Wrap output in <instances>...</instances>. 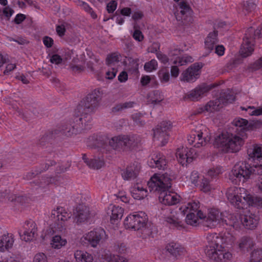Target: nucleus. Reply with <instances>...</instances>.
<instances>
[{
    "label": "nucleus",
    "instance_id": "f257e3e1",
    "mask_svg": "<svg viewBox=\"0 0 262 262\" xmlns=\"http://www.w3.org/2000/svg\"><path fill=\"white\" fill-rule=\"evenodd\" d=\"M207 244L204 252L211 260L220 262L222 259L225 261L230 260L232 254L229 252H225V247L231 245L234 240V236L228 232H222L219 234L215 233H208L206 237Z\"/></svg>",
    "mask_w": 262,
    "mask_h": 262
},
{
    "label": "nucleus",
    "instance_id": "f03ea898",
    "mask_svg": "<svg viewBox=\"0 0 262 262\" xmlns=\"http://www.w3.org/2000/svg\"><path fill=\"white\" fill-rule=\"evenodd\" d=\"M150 191L157 192L159 194V201L166 205H174L179 202L180 196L173 191H169L171 186V179L170 176L155 173L148 182Z\"/></svg>",
    "mask_w": 262,
    "mask_h": 262
},
{
    "label": "nucleus",
    "instance_id": "7ed1b4c3",
    "mask_svg": "<svg viewBox=\"0 0 262 262\" xmlns=\"http://www.w3.org/2000/svg\"><path fill=\"white\" fill-rule=\"evenodd\" d=\"M246 138L243 134L223 132L215 137L214 144L224 152L235 153L241 149Z\"/></svg>",
    "mask_w": 262,
    "mask_h": 262
},
{
    "label": "nucleus",
    "instance_id": "20e7f679",
    "mask_svg": "<svg viewBox=\"0 0 262 262\" xmlns=\"http://www.w3.org/2000/svg\"><path fill=\"white\" fill-rule=\"evenodd\" d=\"M102 93L100 89H95L88 94L84 100L82 101L77 107L76 113L78 116L82 117L90 115L99 106Z\"/></svg>",
    "mask_w": 262,
    "mask_h": 262
},
{
    "label": "nucleus",
    "instance_id": "39448f33",
    "mask_svg": "<svg viewBox=\"0 0 262 262\" xmlns=\"http://www.w3.org/2000/svg\"><path fill=\"white\" fill-rule=\"evenodd\" d=\"M200 203L198 201L189 202L187 205H183L179 208V211L182 216L186 214V223L188 225L196 226L199 224V219H203L205 214L199 210Z\"/></svg>",
    "mask_w": 262,
    "mask_h": 262
},
{
    "label": "nucleus",
    "instance_id": "423d86ee",
    "mask_svg": "<svg viewBox=\"0 0 262 262\" xmlns=\"http://www.w3.org/2000/svg\"><path fill=\"white\" fill-rule=\"evenodd\" d=\"M226 197L230 203L239 209L247 208V198L249 191L243 187H231L226 193Z\"/></svg>",
    "mask_w": 262,
    "mask_h": 262
},
{
    "label": "nucleus",
    "instance_id": "0eeeda50",
    "mask_svg": "<svg viewBox=\"0 0 262 262\" xmlns=\"http://www.w3.org/2000/svg\"><path fill=\"white\" fill-rule=\"evenodd\" d=\"M76 124L68 123L63 127V133L67 137L76 135L83 129H89L91 127L92 117L87 115L82 117L80 116L79 118L76 117Z\"/></svg>",
    "mask_w": 262,
    "mask_h": 262
},
{
    "label": "nucleus",
    "instance_id": "6e6552de",
    "mask_svg": "<svg viewBox=\"0 0 262 262\" xmlns=\"http://www.w3.org/2000/svg\"><path fill=\"white\" fill-rule=\"evenodd\" d=\"M147 220L148 219L145 212H136L129 214L125 217L124 225L126 229L136 231L143 228Z\"/></svg>",
    "mask_w": 262,
    "mask_h": 262
},
{
    "label": "nucleus",
    "instance_id": "1a4fd4ad",
    "mask_svg": "<svg viewBox=\"0 0 262 262\" xmlns=\"http://www.w3.org/2000/svg\"><path fill=\"white\" fill-rule=\"evenodd\" d=\"M50 217L54 222L55 229L61 232L66 229V222L71 217V215L62 207H58L52 210Z\"/></svg>",
    "mask_w": 262,
    "mask_h": 262
},
{
    "label": "nucleus",
    "instance_id": "9d476101",
    "mask_svg": "<svg viewBox=\"0 0 262 262\" xmlns=\"http://www.w3.org/2000/svg\"><path fill=\"white\" fill-rule=\"evenodd\" d=\"M172 124L170 121H163L154 129V140L158 142L161 146L165 145L168 141L169 135L167 132L171 129Z\"/></svg>",
    "mask_w": 262,
    "mask_h": 262
},
{
    "label": "nucleus",
    "instance_id": "9b49d317",
    "mask_svg": "<svg viewBox=\"0 0 262 262\" xmlns=\"http://www.w3.org/2000/svg\"><path fill=\"white\" fill-rule=\"evenodd\" d=\"M199 130L192 131L187 137L189 144L193 147L199 148L204 146L209 141L210 137L207 135V132L204 126Z\"/></svg>",
    "mask_w": 262,
    "mask_h": 262
},
{
    "label": "nucleus",
    "instance_id": "f8f14e48",
    "mask_svg": "<svg viewBox=\"0 0 262 262\" xmlns=\"http://www.w3.org/2000/svg\"><path fill=\"white\" fill-rule=\"evenodd\" d=\"M176 155L179 162L183 166L192 162L196 158V152L194 149L184 146L178 148Z\"/></svg>",
    "mask_w": 262,
    "mask_h": 262
},
{
    "label": "nucleus",
    "instance_id": "ddd939ff",
    "mask_svg": "<svg viewBox=\"0 0 262 262\" xmlns=\"http://www.w3.org/2000/svg\"><path fill=\"white\" fill-rule=\"evenodd\" d=\"M224 212H221L218 209L211 208L208 210L207 216L205 215L204 219L205 220V225L207 227L212 228L216 225L223 223Z\"/></svg>",
    "mask_w": 262,
    "mask_h": 262
},
{
    "label": "nucleus",
    "instance_id": "4468645a",
    "mask_svg": "<svg viewBox=\"0 0 262 262\" xmlns=\"http://www.w3.org/2000/svg\"><path fill=\"white\" fill-rule=\"evenodd\" d=\"M212 87L213 86L211 85H208L205 84L200 85L186 94L183 99L185 100L198 101L205 94L208 92Z\"/></svg>",
    "mask_w": 262,
    "mask_h": 262
},
{
    "label": "nucleus",
    "instance_id": "2eb2a0df",
    "mask_svg": "<svg viewBox=\"0 0 262 262\" xmlns=\"http://www.w3.org/2000/svg\"><path fill=\"white\" fill-rule=\"evenodd\" d=\"M253 29L249 28L245 34L243 39V43L241 48L239 52L243 57H247L251 55L254 51L253 39L254 36H251L249 33H253Z\"/></svg>",
    "mask_w": 262,
    "mask_h": 262
},
{
    "label": "nucleus",
    "instance_id": "dca6fc26",
    "mask_svg": "<svg viewBox=\"0 0 262 262\" xmlns=\"http://www.w3.org/2000/svg\"><path fill=\"white\" fill-rule=\"evenodd\" d=\"M202 67V65L199 63L193 64L182 73L181 80L187 82L195 81L199 78L200 70Z\"/></svg>",
    "mask_w": 262,
    "mask_h": 262
},
{
    "label": "nucleus",
    "instance_id": "f3484780",
    "mask_svg": "<svg viewBox=\"0 0 262 262\" xmlns=\"http://www.w3.org/2000/svg\"><path fill=\"white\" fill-rule=\"evenodd\" d=\"M37 232L36 224L32 221L25 222L23 230L20 231L19 233L22 240L25 242L32 241Z\"/></svg>",
    "mask_w": 262,
    "mask_h": 262
},
{
    "label": "nucleus",
    "instance_id": "a211bd4d",
    "mask_svg": "<svg viewBox=\"0 0 262 262\" xmlns=\"http://www.w3.org/2000/svg\"><path fill=\"white\" fill-rule=\"evenodd\" d=\"M104 234L105 231L102 228H99L89 232L83 237L92 247H96Z\"/></svg>",
    "mask_w": 262,
    "mask_h": 262
},
{
    "label": "nucleus",
    "instance_id": "6ab92c4d",
    "mask_svg": "<svg viewBox=\"0 0 262 262\" xmlns=\"http://www.w3.org/2000/svg\"><path fill=\"white\" fill-rule=\"evenodd\" d=\"M179 12L176 15L178 20H184L190 22L192 20V10L189 5L185 2H181L179 4Z\"/></svg>",
    "mask_w": 262,
    "mask_h": 262
},
{
    "label": "nucleus",
    "instance_id": "aec40b11",
    "mask_svg": "<svg viewBox=\"0 0 262 262\" xmlns=\"http://www.w3.org/2000/svg\"><path fill=\"white\" fill-rule=\"evenodd\" d=\"M259 218L255 214L250 212L241 215V226L247 229L252 230L256 227Z\"/></svg>",
    "mask_w": 262,
    "mask_h": 262
},
{
    "label": "nucleus",
    "instance_id": "412c9836",
    "mask_svg": "<svg viewBox=\"0 0 262 262\" xmlns=\"http://www.w3.org/2000/svg\"><path fill=\"white\" fill-rule=\"evenodd\" d=\"M130 193L132 197L137 200H143L148 195L146 187L140 183L133 185L130 188Z\"/></svg>",
    "mask_w": 262,
    "mask_h": 262
},
{
    "label": "nucleus",
    "instance_id": "4be33fe9",
    "mask_svg": "<svg viewBox=\"0 0 262 262\" xmlns=\"http://www.w3.org/2000/svg\"><path fill=\"white\" fill-rule=\"evenodd\" d=\"M223 223L232 227L236 230L241 227V215L238 214H231L226 211L224 212Z\"/></svg>",
    "mask_w": 262,
    "mask_h": 262
},
{
    "label": "nucleus",
    "instance_id": "5701e85b",
    "mask_svg": "<svg viewBox=\"0 0 262 262\" xmlns=\"http://www.w3.org/2000/svg\"><path fill=\"white\" fill-rule=\"evenodd\" d=\"M128 136L119 135L112 138L109 141V144L114 149H128Z\"/></svg>",
    "mask_w": 262,
    "mask_h": 262
},
{
    "label": "nucleus",
    "instance_id": "b1692460",
    "mask_svg": "<svg viewBox=\"0 0 262 262\" xmlns=\"http://www.w3.org/2000/svg\"><path fill=\"white\" fill-rule=\"evenodd\" d=\"M166 164L165 157L159 153L152 155L148 162V164L150 167L157 168L159 169H164L166 167Z\"/></svg>",
    "mask_w": 262,
    "mask_h": 262
},
{
    "label": "nucleus",
    "instance_id": "393cba45",
    "mask_svg": "<svg viewBox=\"0 0 262 262\" xmlns=\"http://www.w3.org/2000/svg\"><path fill=\"white\" fill-rule=\"evenodd\" d=\"M73 215L77 223L83 222L90 217L89 208L87 206L79 205L74 210Z\"/></svg>",
    "mask_w": 262,
    "mask_h": 262
},
{
    "label": "nucleus",
    "instance_id": "a878e982",
    "mask_svg": "<svg viewBox=\"0 0 262 262\" xmlns=\"http://www.w3.org/2000/svg\"><path fill=\"white\" fill-rule=\"evenodd\" d=\"M124 210L119 206L110 204L107 209L106 213L110 216L111 221H115L122 218Z\"/></svg>",
    "mask_w": 262,
    "mask_h": 262
},
{
    "label": "nucleus",
    "instance_id": "bb28decb",
    "mask_svg": "<svg viewBox=\"0 0 262 262\" xmlns=\"http://www.w3.org/2000/svg\"><path fill=\"white\" fill-rule=\"evenodd\" d=\"M14 236L11 233L4 234L0 236V252L11 248L14 244Z\"/></svg>",
    "mask_w": 262,
    "mask_h": 262
},
{
    "label": "nucleus",
    "instance_id": "cd10ccee",
    "mask_svg": "<svg viewBox=\"0 0 262 262\" xmlns=\"http://www.w3.org/2000/svg\"><path fill=\"white\" fill-rule=\"evenodd\" d=\"M247 154L249 159L253 160H260L262 159V144H254L247 149Z\"/></svg>",
    "mask_w": 262,
    "mask_h": 262
},
{
    "label": "nucleus",
    "instance_id": "c85d7f7f",
    "mask_svg": "<svg viewBox=\"0 0 262 262\" xmlns=\"http://www.w3.org/2000/svg\"><path fill=\"white\" fill-rule=\"evenodd\" d=\"M82 160L84 162L91 168L99 169L104 164V160L100 158L89 159L85 154H83Z\"/></svg>",
    "mask_w": 262,
    "mask_h": 262
},
{
    "label": "nucleus",
    "instance_id": "c756f323",
    "mask_svg": "<svg viewBox=\"0 0 262 262\" xmlns=\"http://www.w3.org/2000/svg\"><path fill=\"white\" fill-rule=\"evenodd\" d=\"M166 251L170 255L177 257L185 252V250L180 244L174 242L167 244L165 248Z\"/></svg>",
    "mask_w": 262,
    "mask_h": 262
},
{
    "label": "nucleus",
    "instance_id": "7c9ffc66",
    "mask_svg": "<svg viewBox=\"0 0 262 262\" xmlns=\"http://www.w3.org/2000/svg\"><path fill=\"white\" fill-rule=\"evenodd\" d=\"M217 31H214L210 33L205 41V48L209 52L212 51L218 42Z\"/></svg>",
    "mask_w": 262,
    "mask_h": 262
},
{
    "label": "nucleus",
    "instance_id": "2f4dec72",
    "mask_svg": "<svg viewBox=\"0 0 262 262\" xmlns=\"http://www.w3.org/2000/svg\"><path fill=\"white\" fill-rule=\"evenodd\" d=\"M74 257L77 262H92L93 256L86 251L77 250L75 252Z\"/></svg>",
    "mask_w": 262,
    "mask_h": 262
},
{
    "label": "nucleus",
    "instance_id": "473e14b6",
    "mask_svg": "<svg viewBox=\"0 0 262 262\" xmlns=\"http://www.w3.org/2000/svg\"><path fill=\"white\" fill-rule=\"evenodd\" d=\"M222 100L223 98H218L214 100L210 101L204 106V110L210 112L219 111L222 107L221 104V101Z\"/></svg>",
    "mask_w": 262,
    "mask_h": 262
},
{
    "label": "nucleus",
    "instance_id": "72a5a7b5",
    "mask_svg": "<svg viewBox=\"0 0 262 262\" xmlns=\"http://www.w3.org/2000/svg\"><path fill=\"white\" fill-rule=\"evenodd\" d=\"M248 206L262 208V197L253 195L249 192L247 198V207Z\"/></svg>",
    "mask_w": 262,
    "mask_h": 262
},
{
    "label": "nucleus",
    "instance_id": "f704fd0d",
    "mask_svg": "<svg viewBox=\"0 0 262 262\" xmlns=\"http://www.w3.org/2000/svg\"><path fill=\"white\" fill-rule=\"evenodd\" d=\"M67 241L60 235L54 236L51 241V246L55 249H59L66 245Z\"/></svg>",
    "mask_w": 262,
    "mask_h": 262
},
{
    "label": "nucleus",
    "instance_id": "c9c22d12",
    "mask_svg": "<svg viewBox=\"0 0 262 262\" xmlns=\"http://www.w3.org/2000/svg\"><path fill=\"white\" fill-rule=\"evenodd\" d=\"M253 245V242L250 237H243L239 241V248L243 251H248Z\"/></svg>",
    "mask_w": 262,
    "mask_h": 262
},
{
    "label": "nucleus",
    "instance_id": "e433bc0d",
    "mask_svg": "<svg viewBox=\"0 0 262 262\" xmlns=\"http://www.w3.org/2000/svg\"><path fill=\"white\" fill-rule=\"evenodd\" d=\"M164 97L162 93L156 90L151 92L148 95V101L152 104H157L162 101Z\"/></svg>",
    "mask_w": 262,
    "mask_h": 262
},
{
    "label": "nucleus",
    "instance_id": "4c0bfd02",
    "mask_svg": "<svg viewBox=\"0 0 262 262\" xmlns=\"http://www.w3.org/2000/svg\"><path fill=\"white\" fill-rule=\"evenodd\" d=\"M177 213L176 212H170V214H167L165 217V221L169 224L173 225L174 226L181 225V221L179 217L177 216Z\"/></svg>",
    "mask_w": 262,
    "mask_h": 262
},
{
    "label": "nucleus",
    "instance_id": "58836bf2",
    "mask_svg": "<svg viewBox=\"0 0 262 262\" xmlns=\"http://www.w3.org/2000/svg\"><path fill=\"white\" fill-rule=\"evenodd\" d=\"M193 61V58L189 55H185L182 57H178L174 60L173 63L178 66H183Z\"/></svg>",
    "mask_w": 262,
    "mask_h": 262
},
{
    "label": "nucleus",
    "instance_id": "ea45409f",
    "mask_svg": "<svg viewBox=\"0 0 262 262\" xmlns=\"http://www.w3.org/2000/svg\"><path fill=\"white\" fill-rule=\"evenodd\" d=\"M141 138L139 135H134L128 136V149L133 148L141 142Z\"/></svg>",
    "mask_w": 262,
    "mask_h": 262
},
{
    "label": "nucleus",
    "instance_id": "a19ab883",
    "mask_svg": "<svg viewBox=\"0 0 262 262\" xmlns=\"http://www.w3.org/2000/svg\"><path fill=\"white\" fill-rule=\"evenodd\" d=\"M122 177L125 180H130L137 177V173L133 168L127 167L125 170L122 173Z\"/></svg>",
    "mask_w": 262,
    "mask_h": 262
},
{
    "label": "nucleus",
    "instance_id": "79ce46f5",
    "mask_svg": "<svg viewBox=\"0 0 262 262\" xmlns=\"http://www.w3.org/2000/svg\"><path fill=\"white\" fill-rule=\"evenodd\" d=\"M233 124L235 126L240 127L242 130H248V121L245 119L236 118L233 121Z\"/></svg>",
    "mask_w": 262,
    "mask_h": 262
},
{
    "label": "nucleus",
    "instance_id": "37998d69",
    "mask_svg": "<svg viewBox=\"0 0 262 262\" xmlns=\"http://www.w3.org/2000/svg\"><path fill=\"white\" fill-rule=\"evenodd\" d=\"M200 188L204 192H208L213 188L209 180L206 178H203L202 179L200 184Z\"/></svg>",
    "mask_w": 262,
    "mask_h": 262
},
{
    "label": "nucleus",
    "instance_id": "c03bdc74",
    "mask_svg": "<svg viewBox=\"0 0 262 262\" xmlns=\"http://www.w3.org/2000/svg\"><path fill=\"white\" fill-rule=\"evenodd\" d=\"M250 262H262V249H256L251 253Z\"/></svg>",
    "mask_w": 262,
    "mask_h": 262
},
{
    "label": "nucleus",
    "instance_id": "a18cd8bd",
    "mask_svg": "<svg viewBox=\"0 0 262 262\" xmlns=\"http://www.w3.org/2000/svg\"><path fill=\"white\" fill-rule=\"evenodd\" d=\"M55 162L54 161H51V162H50V163H46L45 164V167L42 169H40L39 170H35L34 172H28L26 174V177L28 179H31L33 178H34L35 176L41 173V172H43V171L47 170L50 166L53 165L55 164Z\"/></svg>",
    "mask_w": 262,
    "mask_h": 262
},
{
    "label": "nucleus",
    "instance_id": "49530a36",
    "mask_svg": "<svg viewBox=\"0 0 262 262\" xmlns=\"http://www.w3.org/2000/svg\"><path fill=\"white\" fill-rule=\"evenodd\" d=\"M105 259L108 262H127L125 257L111 254L107 255Z\"/></svg>",
    "mask_w": 262,
    "mask_h": 262
},
{
    "label": "nucleus",
    "instance_id": "de8ad7c7",
    "mask_svg": "<svg viewBox=\"0 0 262 262\" xmlns=\"http://www.w3.org/2000/svg\"><path fill=\"white\" fill-rule=\"evenodd\" d=\"M113 251L120 254H124L127 251L126 245L123 243L118 242L113 246Z\"/></svg>",
    "mask_w": 262,
    "mask_h": 262
},
{
    "label": "nucleus",
    "instance_id": "09e8293b",
    "mask_svg": "<svg viewBox=\"0 0 262 262\" xmlns=\"http://www.w3.org/2000/svg\"><path fill=\"white\" fill-rule=\"evenodd\" d=\"M223 169L221 166H216L210 168L207 172L208 175L211 178H214L223 172Z\"/></svg>",
    "mask_w": 262,
    "mask_h": 262
},
{
    "label": "nucleus",
    "instance_id": "8fccbe9b",
    "mask_svg": "<svg viewBox=\"0 0 262 262\" xmlns=\"http://www.w3.org/2000/svg\"><path fill=\"white\" fill-rule=\"evenodd\" d=\"M158 62L155 59H152L144 64V69L147 72H151L157 69Z\"/></svg>",
    "mask_w": 262,
    "mask_h": 262
},
{
    "label": "nucleus",
    "instance_id": "3c124183",
    "mask_svg": "<svg viewBox=\"0 0 262 262\" xmlns=\"http://www.w3.org/2000/svg\"><path fill=\"white\" fill-rule=\"evenodd\" d=\"M119 61V57L115 54L110 55L106 58V62L108 67H115L116 63Z\"/></svg>",
    "mask_w": 262,
    "mask_h": 262
},
{
    "label": "nucleus",
    "instance_id": "603ef678",
    "mask_svg": "<svg viewBox=\"0 0 262 262\" xmlns=\"http://www.w3.org/2000/svg\"><path fill=\"white\" fill-rule=\"evenodd\" d=\"M159 78L162 83H167L170 79L169 72L165 69L160 70L158 73Z\"/></svg>",
    "mask_w": 262,
    "mask_h": 262
},
{
    "label": "nucleus",
    "instance_id": "864d4df0",
    "mask_svg": "<svg viewBox=\"0 0 262 262\" xmlns=\"http://www.w3.org/2000/svg\"><path fill=\"white\" fill-rule=\"evenodd\" d=\"M262 127V120H255L248 122V130H255Z\"/></svg>",
    "mask_w": 262,
    "mask_h": 262
},
{
    "label": "nucleus",
    "instance_id": "5fc2aeb1",
    "mask_svg": "<svg viewBox=\"0 0 262 262\" xmlns=\"http://www.w3.org/2000/svg\"><path fill=\"white\" fill-rule=\"evenodd\" d=\"M219 98H223V100L221 101L222 106L228 103H232L235 99V96L233 94H225L224 95L221 96Z\"/></svg>",
    "mask_w": 262,
    "mask_h": 262
},
{
    "label": "nucleus",
    "instance_id": "6e6d98bb",
    "mask_svg": "<svg viewBox=\"0 0 262 262\" xmlns=\"http://www.w3.org/2000/svg\"><path fill=\"white\" fill-rule=\"evenodd\" d=\"M241 108L242 110L245 111L247 114L250 116H258L257 108L254 106H241Z\"/></svg>",
    "mask_w": 262,
    "mask_h": 262
},
{
    "label": "nucleus",
    "instance_id": "4d7b16f0",
    "mask_svg": "<svg viewBox=\"0 0 262 262\" xmlns=\"http://www.w3.org/2000/svg\"><path fill=\"white\" fill-rule=\"evenodd\" d=\"M255 5L252 2H246L244 3L243 6V11L244 13L246 14L252 10H253L255 8Z\"/></svg>",
    "mask_w": 262,
    "mask_h": 262
},
{
    "label": "nucleus",
    "instance_id": "13d9d810",
    "mask_svg": "<svg viewBox=\"0 0 262 262\" xmlns=\"http://www.w3.org/2000/svg\"><path fill=\"white\" fill-rule=\"evenodd\" d=\"M107 71L106 72V78L108 79H113L116 75L117 69L115 67H108Z\"/></svg>",
    "mask_w": 262,
    "mask_h": 262
},
{
    "label": "nucleus",
    "instance_id": "bf43d9fd",
    "mask_svg": "<svg viewBox=\"0 0 262 262\" xmlns=\"http://www.w3.org/2000/svg\"><path fill=\"white\" fill-rule=\"evenodd\" d=\"M142 115L141 113H135L132 115V119L135 123L140 126L145 124V121L142 119Z\"/></svg>",
    "mask_w": 262,
    "mask_h": 262
},
{
    "label": "nucleus",
    "instance_id": "052dcab7",
    "mask_svg": "<svg viewBox=\"0 0 262 262\" xmlns=\"http://www.w3.org/2000/svg\"><path fill=\"white\" fill-rule=\"evenodd\" d=\"M33 262H48L47 257L44 253H39L34 256Z\"/></svg>",
    "mask_w": 262,
    "mask_h": 262
},
{
    "label": "nucleus",
    "instance_id": "680f3d73",
    "mask_svg": "<svg viewBox=\"0 0 262 262\" xmlns=\"http://www.w3.org/2000/svg\"><path fill=\"white\" fill-rule=\"evenodd\" d=\"M134 104L135 103L133 102H130V101L126 102L123 103H121V104L117 105L116 106V107H115V109L117 111H119L123 110L124 108H131V107H133Z\"/></svg>",
    "mask_w": 262,
    "mask_h": 262
},
{
    "label": "nucleus",
    "instance_id": "e2e57ef3",
    "mask_svg": "<svg viewBox=\"0 0 262 262\" xmlns=\"http://www.w3.org/2000/svg\"><path fill=\"white\" fill-rule=\"evenodd\" d=\"M117 3L115 1H112L109 2L106 6L107 10L108 13H111L116 9Z\"/></svg>",
    "mask_w": 262,
    "mask_h": 262
},
{
    "label": "nucleus",
    "instance_id": "0e129e2a",
    "mask_svg": "<svg viewBox=\"0 0 262 262\" xmlns=\"http://www.w3.org/2000/svg\"><path fill=\"white\" fill-rule=\"evenodd\" d=\"M133 38L137 41H141L144 38L142 33L139 30H135L133 34Z\"/></svg>",
    "mask_w": 262,
    "mask_h": 262
},
{
    "label": "nucleus",
    "instance_id": "69168bd1",
    "mask_svg": "<svg viewBox=\"0 0 262 262\" xmlns=\"http://www.w3.org/2000/svg\"><path fill=\"white\" fill-rule=\"evenodd\" d=\"M62 58L59 55L54 54L51 56L50 61L52 63L59 64L62 62Z\"/></svg>",
    "mask_w": 262,
    "mask_h": 262
},
{
    "label": "nucleus",
    "instance_id": "338daca9",
    "mask_svg": "<svg viewBox=\"0 0 262 262\" xmlns=\"http://www.w3.org/2000/svg\"><path fill=\"white\" fill-rule=\"evenodd\" d=\"M42 41L44 45L48 48H51L54 43L53 39L51 37L47 36L43 38Z\"/></svg>",
    "mask_w": 262,
    "mask_h": 262
},
{
    "label": "nucleus",
    "instance_id": "774afa93",
    "mask_svg": "<svg viewBox=\"0 0 262 262\" xmlns=\"http://www.w3.org/2000/svg\"><path fill=\"white\" fill-rule=\"evenodd\" d=\"M139 59L138 58H130L129 63L132 64V71L133 72H136L138 70L139 67Z\"/></svg>",
    "mask_w": 262,
    "mask_h": 262
}]
</instances>
